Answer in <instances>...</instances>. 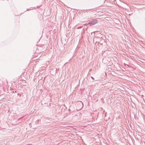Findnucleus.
Segmentation results:
<instances>
[{
    "instance_id": "nucleus-1",
    "label": "nucleus",
    "mask_w": 145,
    "mask_h": 145,
    "mask_svg": "<svg viewBox=\"0 0 145 145\" xmlns=\"http://www.w3.org/2000/svg\"><path fill=\"white\" fill-rule=\"evenodd\" d=\"M97 20H94L92 21L89 22L88 24H90L91 25H94L96 24L97 23Z\"/></svg>"
},
{
    "instance_id": "nucleus-2",
    "label": "nucleus",
    "mask_w": 145,
    "mask_h": 145,
    "mask_svg": "<svg viewBox=\"0 0 145 145\" xmlns=\"http://www.w3.org/2000/svg\"><path fill=\"white\" fill-rule=\"evenodd\" d=\"M80 104L82 106V108L83 107L82 106H83V103H82V102Z\"/></svg>"
},
{
    "instance_id": "nucleus-3",
    "label": "nucleus",
    "mask_w": 145,
    "mask_h": 145,
    "mask_svg": "<svg viewBox=\"0 0 145 145\" xmlns=\"http://www.w3.org/2000/svg\"><path fill=\"white\" fill-rule=\"evenodd\" d=\"M82 27V26L79 27H78V29L81 28Z\"/></svg>"
},
{
    "instance_id": "nucleus-4",
    "label": "nucleus",
    "mask_w": 145,
    "mask_h": 145,
    "mask_svg": "<svg viewBox=\"0 0 145 145\" xmlns=\"http://www.w3.org/2000/svg\"><path fill=\"white\" fill-rule=\"evenodd\" d=\"M91 78H92V79L93 80H94V78L92 76H91Z\"/></svg>"
}]
</instances>
